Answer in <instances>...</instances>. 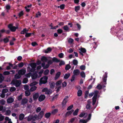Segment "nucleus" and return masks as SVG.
<instances>
[{
  "label": "nucleus",
  "instance_id": "obj_44",
  "mask_svg": "<svg viewBox=\"0 0 123 123\" xmlns=\"http://www.w3.org/2000/svg\"><path fill=\"white\" fill-rule=\"evenodd\" d=\"M63 28L65 30L67 31H69V28H68V27L67 25H65L63 27Z\"/></svg>",
  "mask_w": 123,
  "mask_h": 123
},
{
  "label": "nucleus",
  "instance_id": "obj_36",
  "mask_svg": "<svg viewBox=\"0 0 123 123\" xmlns=\"http://www.w3.org/2000/svg\"><path fill=\"white\" fill-rule=\"evenodd\" d=\"M41 60L43 62H46L47 61V58L45 57H43L41 58Z\"/></svg>",
  "mask_w": 123,
  "mask_h": 123
},
{
  "label": "nucleus",
  "instance_id": "obj_34",
  "mask_svg": "<svg viewBox=\"0 0 123 123\" xmlns=\"http://www.w3.org/2000/svg\"><path fill=\"white\" fill-rule=\"evenodd\" d=\"M73 63L74 65H76L78 63V61L76 60H74L73 61Z\"/></svg>",
  "mask_w": 123,
  "mask_h": 123
},
{
  "label": "nucleus",
  "instance_id": "obj_46",
  "mask_svg": "<svg viewBox=\"0 0 123 123\" xmlns=\"http://www.w3.org/2000/svg\"><path fill=\"white\" fill-rule=\"evenodd\" d=\"M74 41V40L72 38H69L68 40V42L70 44L72 43Z\"/></svg>",
  "mask_w": 123,
  "mask_h": 123
},
{
  "label": "nucleus",
  "instance_id": "obj_42",
  "mask_svg": "<svg viewBox=\"0 0 123 123\" xmlns=\"http://www.w3.org/2000/svg\"><path fill=\"white\" fill-rule=\"evenodd\" d=\"M50 115H51L50 113H47L45 114V116L46 118H48L50 117Z\"/></svg>",
  "mask_w": 123,
  "mask_h": 123
},
{
  "label": "nucleus",
  "instance_id": "obj_47",
  "mask_svg": "<svg viewBox=\"0 0 123 123\" xmlns=\"http://www.w3.org/2000/svg\"><path fill=\"white\" fill-rule=\"evenodd\" d=\"M50 87L51 88H53L54 87L55 83L54 82L50 83L49 84Z\"/></svg>",
  "mask_w": 123,
  "mask_h": 123
},
{
  "label": "nucleus",
  "instance_id": "obj_33",
  "mask_svg": "<svg viewBox=\"0 0 123 123\" xmlns=\"http://www.w3.org/2000/svg\"><path fill=\"white\" fill-rule=\"evenodd\" d=\"M79 110V109H77L75 111L73 114L74 116H76L77 115Z\"/></svg>",
  "mask_w": 123,
  "mask_h": 123
},
{
  "label": "nucleus",
  "instance_id": "obj_1",
  "mask_svg": "<svg viewBox=\"0 0 123 123\" xmlns=\"http://www.w3.org/2000/svg\"><path fill=\"white\" fill-rule=\"evenodd\" d=\"M98 92L97 91H95L93 92L90 93L89 95L90 98L91 97L94 95V96L92 98V105H94L95 103L96 100Z\"/></svg>",
  "mask_w": 123,
  "mask_h": 123
},
{
  "label": "nucleus",
  "instance_id": "obj_32",
  "mask_svg": "<svg viewBox=\"0 0 123 123\" xmlns=\"http://www.w3.org/2000/svg\"><path fill=\"white\" fill-rule=\"evenodd\" d=\"M53 61L55 62H60V60L57 58L54 57L52 59Z\"/></svg>",
  "mask_w": 123,
  "mask_h": 123
},
{
  "label": "nucleus",
  "instance_id": "obj_10",
  "mask_svg": "<svg viewBox=\"0 0 123 123\" xmlns=\"http://www.w3.org/2000/svg\"><path fill=\"white\" fill-rule=\"evenodd\" d=\"M10 109V107L6 108V107H3L2 106L0 105V111H2L3 112H5L6 109Z\"/></svg>",
  "mask_w": 123,
  "mask_h": 123
},
{
  "label": "nucleus",
  "instance_id": "obj_9",
  "mask_svg": "<svg viewBox=\"0 0 123 123\" xmlns=\"http://www.w3.org/2000/svg\"><path fill=\"white\" fill-rule=\"evenodd\" d=\"M107 73H105V74L104 75L103 77V80L104 82V85H105L106 84V81L107 80Z\"/></svg>",
  "mask_w": 123,
  "mask_h": 123
},
{
  "label": "nucleus",
  "instance_id": "obj_12",
  "mask_svg": "<svg viewBox=\"0 0 123 123\" xmlns=\"http://www.w3.org/2000/svg\"><path fill=\"white\" fill-rule=\"evenodd\" d=\"M80 50V54L82 56L83 55V53H84L86 52V49L83 48H81L79 49Z\"/></svg>",
  "mask_w": 123,
  "mask_h": 123
},
{
  "label": "nucleus",
  "instance_id": "obj_30",
  "mask_svg": "<svg viewBox=\"0 0 123 123\" xmlns=\"http://www.w3.org/2000/svg\"><path fill=\"white\" fill-rule=\"evenodd\" d=\"M70 74L69 73H68L65 74L64 76V78L66 79H68L69 77Z\"/></svg>",
  "mask_w": 123,
  "mask_h": 123
},
{
  "label": "nucleus",
  "instance_id": "obj_21",
  "mask_svg": "<svg viewBox=\"0 0 123 123\" xmlns=\"http://www.w3.org/2000/svg\"><path fill=\"white\" fill-rule=\"evenodd\" d=\"M41 64L42 67H43L44 69L47 68H48L49 66V65L48 64H46L45 65V63L44 62L42 63Z\"/></svg>",
  "mask_w": 123,
  "mask_h": 123
},
{
  "label": "nucleus",
  "instance_id": "obj_24",
  "mask_svg": "<svg viewBox=\"0 0 123 123\" xmlns=\"http://www.w3.org/2000/svg\"><path fill=\"white\" fill-rule=\"evenodd\" d=\"M28 30H27L26 29H25L22 31L21 32V34H24L26 33L28 31Z\"/></svg>",
  "mask_w": 123,
  "mask_h": 123
},
{
  "label": "nucleus",
  "instance_id": "obj_54",
  "mask_svg": "<svg viewBox=\"0 0 123 123\" xmlns=\"http://www.w3.org/2000/svg\"><path fill=\"white\" fill-rule=\"evenodd\" d=\"M24 89L25 90H27L29 89V86L27 85H24Z\"/></svg>",
  "mask_w": 123,
  "mask_h": 123
},
{
  "label": "nucleus",
  "instance_id": "obj_13",
  "mask_svg": "<svg viewBox=\"0 0 123 123\" xmlns=\"http://www.w3.org/2000/svg\"><path fill=\"white\" fill-rule=\"evenodd\" d=\"M45 98V96L43 94H42L38 98V100L39 101L41 102L43 101Z\"/></svg>",
  "mask_w": 123,
  "mask_h": 123
},
{
  "label": "nucleus",
  "instance_id": "obj_29",
  "mask_svg": "<svg viewBox=\"0 0 123 123\" xmlns=\"http://www.w3.org/2000/svg\"><path fill=\"white\" fill-rule=\"evenodd\" d=\"M37 87L35 86H33L31 87L30 89V90L31 91H33L36 90Z\"/></svg>",
  "mask_w": 123,
  "mask_h": 123
},
{
  "label": "nucleus",
  "instance_id": "obj_49",
  "mask_svg": "<svg viewBox=\"0 0 123 123\" xmlns=\"http://www.w3.org/2000/svg\"><path fill=\"white\" fill-rule=\"evenodd\" d=\"M4 118V117L1 114H0V121H3Z\"/></svg>",
  "mask_w": 123,
  "mask_h": 123
},
{
  "label": "nucleus",
  "instance_id": "obj_53",
  "mask_svg": "<svg viewBox=\"0 0 123 123\" xmlns=\"http://www.w3.org/2000/svg\"><path fill=\"white\" fill-rule=\"evenodd\" d=\"M0 104L2 105H4L6 103V101L3 99L0 101Z\"/></svg>",
  "mask_w": 123,
  "mask_h": 123
},
{
  "label": "nucleus",
  "instance_id": "obj_4",
  "mask_svg": "<svg viewBox=\"0 0 123 123\" xmlns=\"http://www.w3.org/2000/svg\"><path fill=\"white\" fill-rule=\"evenodd\" d=\"M30 66L31 68H30L29 67H28V69L29 70L30 72H32L35 70L36 66V63H32L31 64Z\"/></svg>",
  "mask_w": 123,
  "mask_h": 123
},
{
  "label": "nucleus",
  "instance_id": "obj_63",
  "mask_svg": "<svg viewBox=\"0 0 123 123\" xmlns=\"http://www.w3.org/2000/svg\"><path fill=\"white\" fill-rule=\"evenodd\" d=\"M31 73H29L27 74H26L25 75V76L29 78L31 76Z\"/></svg>",
  "mask_w": 123,
  "mask_h": 123
},
{
  "label": "nucleus",
  "instance_id": "obj_2",
  "mask_svg": "<svg viewBox=\"0 0 123 123\" xmlns=\"http://www.w3.org/2000/svg\"><path fill=\"white\" fill-rule=\"evenodd\" d=\"M48 77L46 76H44L42 78H41L39 80V85H41L42 84H44L46 83L47 81Z\"/></svg>",
  "mask_w": 123,
  "mask_h": 123
},
{
  "label": "nucleus",
  "instance_id": "obj_43",
  "mask_svg": "<svg viewBox=\"0 0 123 123\" xmlns=\"http://www.w3.org/2000/svg\"><path fill=\"white\" fill-rule=\"evenodd\" d=\"M21 77V75L19 74H16L14 76V77L15 78L18 79L20 78Z\"/></svg>",
  "mask_w": 123,
  "mask_h": 123
},
{
  "label": "nucleus",
  "instance_id": "obj_26",
  "mask_svg": "<svg viewBox=\"0 0 123 123\" xmlns=\"http://www.w3.org/2000/svg\"><path fill=\"white\" fill-rule=\"evenodd\" d=\"M6 111V112L5 113L6 115L7 116H9L11 114V111L9 110V109H8Z\"/></svg>",
  "mask_w": 123,
  "mask_h": 123
},
{
  "label": "nucleus",
  "instance_id": "obj_38",
  "mask_svg": "<svg viewBox=\"0 0 123 123\" xmlns=\"http://www.w3.org/2000/svg\"><path fill=\"white\" fill-rule=\"evenodd\" d=\"M4 79L3 75L0 74V82H1Z\"/></svg>",
  "mask_w": 123,
  "mask_h": 123
},
{
  "label": "nucleus",
  "instance_id": "obj_5",
  "mask_svg": "<svg viewBox=\"0 0 123 123\" xmlns=\"http://www.w3.org/2000/svg\"><path fill=\"white\" fill-rule=\"evenodd\" d=\"M68 96L66 97L64 99L62 102V108H64L66 106V104L68 101Z\"/></svg>",
  "mask_w": 123,
  "mask_h": 123
},
{
  "label": "nucleus",
  "instance_id": "obj_52",
  "mask_svg": "<svg viewBox=\"0 0 123 123\" xmlns=\"http://www.w3.org/2000/svg\"><path fill=\"white\" fill-rule=\"evenodd\" d=\"M41 15V13L39 12H38L36 14V17H40Z\"/></svg>",
  "mask_w": 123,
  "mask_h": 123
},
{
  "label": "nucleus",
  "instance_id": "obj_27",
  "mask_svg": "<svg viewBox=\"0 0 123 123\" xmlns=\"http://www.w3.org/2000/svg\"><path fill=\"white\" fill-rule=\"evenodd\" d=\"M51 50L52 49L51 48H48L45 50L44 52L46 53H48L51 51Z\"/></svg>",
  "mask_w": 123,
  "mask_h": 123
},
{
  "label": "nucleus",
  "instance_id": "obj_20",
  "mask_svg": "<svg viewBox=\"0 0 123 123\" xmlns=\"http://www.w3.org/2000/svg\"><path fill=\"white\" fill-rule=\"evenodd\" d=\"M28 101L27 99L25 98L22 99L21 102V105H24L26 104Z\"/></svg>",
  "mask_w": 123,
  "mask_h": 123
},
{
  "label": "nucleus",
  "instance_id": "obj_14",
  "mask_svg": "<svg viewBox=\"0 0 123 123\" xmlns=\"http://www.w3.org/2000/svg\"><path fill=\"white\" fill-rule=\"evenodd\" d=\"M26 72V70L24 69H22L19 70L18 72V74L21 75L24 74Z\"/></svg>",
  "mask_w": 123,
  "mask_h": 123
},
{
  "label": "nucleus",
  "instance_id": "obj_64",
  "mask_svg": "<svg viewBox=\"0 0 123 123\" xmlns=\"http://www.w3.org/2000/svg\"><path fill=\"white\" fill-rule=\"evenodd\" d=\"M91 108L90 104H87L86 105V108L87 109H90Z\"/></svg>",
  "mask_w": 123,
  "mask_h": 123
},
{
  "label": "nucleus",
  "instance_id": "obj_55",
  "mask_svg": "<svg viewBox=\"0 0 123 123\" xmlns=\"http://www.w3.org/2000/svg\"><path fill=\"white\" fill-rule=\"evenodd\" d=\"M33 117L31 116H29L27 118L28 121H30L32 119L33 120Z\"/></svg>",
  "mask_w": 123,
  "mask_h": 123
},
{
  "label": "nucleus",
  "instance_id": "obj_62",
  "mask_svg": "<svg viewBox=\"0 0 123 123\" xmlns=\"http://www.w3.org/2000/svg\"><path fill=\"white\" fill-rule=\"evenodd\" d=\"M22 95L21 94L19 96H18L17 97V99L18 100H20L22 99Z\"/></svg>",
  "mask_w": 123,
  "mask_h": 123
},
{
  "label": "nucleus",
  "instance_id": "obj_35",
  "mask_svg": "<svg viewBox=\"0 0 123 123\" xmlns=\"http://www.w3.org/2000/svg\"><path fill=\"white\" fill-rule=\"evenodd\" d=\"M30 94V92L29 90H26L25 92V95L26 96H28Z\"/></svg>",
  "mask_w": 123,
  "mask_h": 123
},
{
  "label": "nucleus",
  "instance_id": "obj_11",
  "mask_svg": "<svg viewBox=\"0 0 123 123\" xmlns=\"http://www.w3.org/2000/svg\"><path fill=\"white\" fill-rule=\"evenodd\" d=\"M38 77L39 75H37V72H34L33 74L31 75L32 78L33 79H35L37 78L40 77Z\"/></svg>",
  "mask_w": 123,
  "mask_h": 123
},
{
  "label": "nucleus",
  "instance_id": "obj_41",
  "mask_svg": "<svg viewBox=\"0 0 123 123\" xmlns=\"http://www.w3.org/2000/svg\"><path fill=\"white\" fill-rule=\"evenodd\" d=\"M38 83L37 82H34L31 83L30 84V86H34L35 85L37 84Z\"/></svg>",
  "mask_w": 123,
  "mask_h": 123
},
{
  "label": "nucleus",
  "instance_id": "obj_48",
  "mask_svg": "<svg viewBox=\"0 0 123 123\" xmlns=\"http://www.w3.org/2000/svg\"><path fill=\"white\" fill-rule=\"evenodd\" d=\"M43 71V69L41 70L40 72H39L38 73L39 77H40L41 76L42 73Z\"/></svg>",
  "mask_w": 123,
  "mask_h": 123
},
{
  "label": "nucleus",
  "instance_id": "obj_23",
  "mask_svg": "<svg viewBox=\"0 0 123 123\" xmlns=\"http://www.w3.org/2000/svg\"><path fill=\"white\" fill-rule=\"evenodd\" d=\"M102 85L99 84L97 86V88L98 89H100L102 88H104L105 87V85H102Z\"/></svg>",
  "mask_w": 123,
  "mask_h": 123
},
{
  "label": "nucleus",
  "instance_id": "obj_25",
  "mask_svg": "<svg viewBox=\"0 0 123 123\" xmlns=\"http://www.w3.org/2000/svg\"><path fill=\"white\" fill-rule=\"evenodd\" d=\"M62 82V80H60L57 81L56 83V86H60L61 85Z\"/></svg>",
  "mask_w": 123,
  "mask_h": 123
},
{
  "label": "nucleus",
  "instance_id": "obj_58",
  "mask_svg": "<svg viewBox=\"0 0 123 123\" xmlns=\"http://www.w3.org/2000/svg\"><path fill=\"white\" fill-rule=\"evenodd\" d=\"M10 74V72L8 71H5L3 73V74L4 75H8Z\"/></svg>",
  "mask_w": 123,
  "mask_h": 123
},
{
  "label": "nucleus",
  "instance_id": "obj_50",
  "mask_svg": "<svg viewBox=\"0 0 123 123\" xmlns=\"http://www.w3.org/2000/svg\"><path fill=\"white\" fill-rule=\"evenodd\" d=\"M80 75L83 78H85V73L83 71L82 72L80 73Z\"/></svg>",
  "mask_w": 123,
  "mask_h": 123
},
{
  "label": "nucleus",
  "instance_id": "obj_61",
  "mask_svg": "<svg viewBox=\"0 0 123 123\" xmlns=\"http://www.w3.org/2000/svg\"><path fill=\"white\" fill-rule=\"evenodd\" d=\"M73 107V105H71L70 106H69L67 108V110H69L72 109Z\"/></svg>",
  "mask_w": 123,
  "mask_h": 123
},
{
  "label": "nucleus",
  "instance_id": "obj_3",
  "mask_svg": "<svg viewBox=\"0 0 123 123\" xmlns=\"http://www.w3.org/2000/svg\"><path fill=\"white\" fill-rule=\"evenodd\" d=\"M11 83V84L14 85L16 87H18L21 84V82L20 81L15 80H12Z\"/></svg>",
  "mask_w": 123,
  "mask_h": 123
},
{
  "label": "nucleus",
  "instance_id": "obj_59",
  "mask_svg": "<svg viewBox=\"0 0 123 123\" xmlns=\"http://www.w3.org/2000/svg\"><path fill=\"white\" fill-rule=\"evenodd\" d=\"M80 68L81 70H84L85 69V66L84 65H82L80 66Z\"/></svg>",
  "mask_w": 123,
  "mask_h": 123
},
{
  "label": "nucleus",
  "instance_id": "obj_6",
  "mask_svg": "<svg viewBox=\"0 0 123 123\" xmlns=\"http://www.w3.org/2000/svg\"><path fill=\"white\" fill-rule=\"evenodd\" d=\"M42 92H45L46 94H51L52 92V90L50 89H48L46 88H43L42 90Z\"/></svg>",
  "mask_w": 123,
  "mask_h": 123
},
{
  "label": "nucleus",
  "instance_id": "obj_37",
  "mask_svg": "<svg viewBox=\"0 0 123 123\" xmlns=\"http://www.w3.org/2000/svg\"><path fill=\"white\" fill-rule=\"evenodd\" d=\"M82 94V91L81 90H79L77 92V95L78 96H80Z\"/></svg>",
  "mask_w": 123,
  "mask_h": 123
},
{
  "label": "nucleus",
  "instance_id": "obj_7",
  "mask_svg": "<svg viewBox=\"0 0 123 123\" xmlns=\"http://www.w3.org/2000/svg\"><path fill=\"white\" fill-rule=\"evenodd\" d=\"M8 27L10 30L12 32L15 31L16 29L18 28L17 27L13 26V25L12 24H9L8 25Z\"/></svg>",
  "mask_w": 123,
  "mask_h": 123
},
{
  "label": "nucleus",
  "instance_id": "obj_19",
  "mask_svg": "<svg viewBox=\"0 0 123 123\" xmlns=\"http://www.w3.org/2000/svg\"><path fill=\"white\" fill-rule=\"evenodd\" d=\"M61 74V73L60 72H57L56 74L54 79L55 80H57L60 77Z\"/></svg>",
  "mask_w": 123,
  "mask_h": 123
},
{
  "label": "nucleus",
  "instance_id": "obj_60",
  "mask_svg": "<svg viewBox=\"0 0 123 123\" xmlns=\"http://www.w3.org/2000/svg\"><path fill=\"white\" fill-rule=\"evenodd\" d=\"M16 89V88L14 87H11L10 88V90L11 92L14 91Z\"/></svg>",
  "mask_w": 123,
  "mask_h": 123
},
{
  "label": "nucleus",
  "instance_id": "obj_17",
  "mask_svg": "<svg viewBox=\"0 0 123 123\" xmlns=\"http://www.w3.org/2000/svg\"><path fill=\"white\" fill-rule=\"evenodd\" d=\"M14 101V99L12 97H10L7 99V102L8 103H12Z\"/></svg>",
  "mask_w": 123,
  "mask_h": 123
},
{
  "label": "nucleus",
  "instance_id": "obj_15",
  "mask_svg": "<svg viewBox=\"0 0 123 123\" xmlns=\"http://www.w3.org/2000/svg\"><path fill=\"white\" fill-rule=\"evenodd\" d=\"M33 120H38L40 119H41V118L39 116V115H35L32 118Z\"/></svg>",
  "mask_w": 123,
  "mask_h": 123
},
{
  "label": "nucleus",
  "instance_id": "obj_31",
  "mask_svg": "<svg viewBox=\"0 0 123 123\" xmlns=\"http://www.w3.org/2000/svg\"><path fill=\"white\" fill-rule=\"evenodd\" d=\"M44 115V112L43 111H42L41 112L39 113V116L40 117V118H41Z\"/></svg>",
  "mask_w": 123,
  "mask_h": 123
},
{
  "label": "nucleus",
  "instance_id": "obj_28",
  "mask_svg": "<svg viewBox=\"0 0 123 123\" xmlns=\"http://www.w3.org/2000/svg\"><path fill=\"white\" fill-rule=\"evenodd\" d=\"M24 116V115L23 114H20L19 116V120H22L23 119Z\"/></svg>",
  "mask_w": 123,
  "mask_h": 123
},
{
  "label": "nucleus",
  "instance_id": "obj_45",
  "mask_svg": "<svg viewBox=\"0 0 123 123\" xmlns=\"http://www.w3.org/2000/svg\"><path fill=\"white\" fill-rule=\"evenodd\" d=\"M28 81V79L27 78H24L23 81V83H26Z\"/></svg>",
  "mask_w": 123,
  "mask_h": 123
},
{
  "label": "nucleus",
  "instance_id": "obj_16",
  "mask_svg": "<svg viewBox=\"0 0 123 123\" xmlns=\"http://www.w3.org/2000/svg\"><path fill=\"white\" fill-rule=\"evenodd\" d=\"M80 73V71L78 69L74 70L73 71V75H74L75 76L79 75Z\"/></svg>",
  "mask_w": 123,
  "mask_h": 123
},
{
  "label": "nucleus",
  "instance_id": "obj_57",
  "mask_svg": "<svg viewBox=\"0 0 123 123\" xmlns=\"http://www.w3.org/2000/svg\"><path fill=\"white\" fill-rule=\"evenodd\" d=\"M49 72V70L48 69H46L44 72V74L45 75H47Z\"/></svg>",
  "mask_w": 123,
  "mask_h": 123
},
{
  "label": "nucleus",
  "instance_id": "obj_56",
  "mask_svg": "<svg viewBox=\"0 0 123 123\" xmlns=\"http://www.w3.org/2000/svg\"><path fill=\"white\" fill-rule=\"evenodd\" d=\"M24 65L23 63L21 62L19 63L18 64V66L19 68H21L23 67Z\"/></svg>",
  "mask_w": 123,
  "mask_h": 123
},
{
  "label": "nucleus",
  "instance_id": "obj_8",
  "mask_svg": "<svg viewBox=\"0 0 123 123\" xmlns=\"http://www.w3.org/2000/svg\"><path fill=\"white\" fill-rule=\"evenodd\" d=\"M91 116V114H89L88 115V118L87 120L80 119V122L82 123H86L88 121L90 120Z\"/></svg>",
  "mask_w": 123,
  "mask_h": 123
},
{
  "label": "nucleus",
  "instance_id": "obj_22",
  "mask_svg": "<svg viewBox=\"0 0 123 123\" xmlns=\"http://www.w3.org/2000/svg\"><path fill=\"white\" fill-rule=\"evenodd\" d=\"M39 96V94L38 93H36L35 94H34L33 96V99L34 100H36L38 98Z\"/></svg>",
  "mask_w": 123,
  "mask_h": 123
},
{
  "label": "nucleus",
  "instance_id": "obj_39",
  "mask_svg": "<svg viewBox=\"0 0 123 123\" xmlns=\"http://www.w3.org/2000/svg\"><path fill=\"white\" fill-rule=\"evenodd\" d=\"M67 85V83L66 81H64L62 84V87H65Z\"/></svg>",
  "mask_w": 123,
  "mask_h": 123
},
{
  "label": "nucleus",
  "instance_id": "obj_18",
  "mask_svg": "<svg viewBox=\"0 0 123 123\" xmlns=\"http://www.w3.org/2000/svg\"><path fill=\"white\" fill-rule=\"evenodd\" d=\"M74 110H72L71 111L67 112L65 114L66 117L70 115L74 111Z\"/></svg>",
  "mask_w": 123,
  "mask_h": 123
},
{
  "label": "nucleus",
  "instance_id": "obj_51",
  "mask_svg": "<svg viewBox=\"0 0 123 123\" xmlns=\"http://www.w3.org/2000/svg\"><path fill=\"white\" fill-rule=\"evenodd\" d=\"M71 67L69 64L67 65L65 68V69L66 70H68L71 68Z\"/></svg>",
  "mask_w": 123,
  "mask_h": 123
},
{
  "label": "nucleus",
  "instance_id": "obj_40",
  "mask_svg": "<svg viewBox=\"0 0 123 123\" xmlns=\"http://www.w3.org/2000/svg\"><path fill=\"white\" fill-rule=\"evenodd\" d=\"M80 9V7L79 6H76L75 7V11L77 12Z\"/></svg>",
  "mask_w": 123,
  "mask_h": 123
}]
</instances>
